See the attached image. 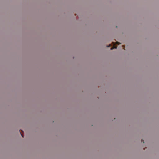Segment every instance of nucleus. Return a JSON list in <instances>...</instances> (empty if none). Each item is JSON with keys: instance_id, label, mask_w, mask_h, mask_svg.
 <instances>
[{"instance_id": "2", "label": "nucleus", "mask_w": 159, "mask_h": 159, "mask_svg": "<svg viewBox=\"0 0 159 159\" xmlns=\"http://www.w3.org/2000/svg\"><path fill=\"white\" fill-rule=\"evenodd\" d=\"M116 44H117L119 45V44H120V43L118 42H116Z\"/></svg>"}, {"instance_id": "5", "label": "nucleus", "mask_w": 159, "mask_h": 159, "mask_svg": "<svg viewBox=\"0 0 159 159\" xmlns=\"http://www.w3.org/2000/svg\"><path fill=\"white\" fill-rule=\"evenodd\" d=\"M141 141H142V142H143V143H144V141H143V139H142V140H141Z\"/></svg>"}, {"instance_id": "6", "label": "nucleus", "mask_w": 159, "mask_h": 159, "mask_svg": "<svg viewBox=\"0 0 159 159\" xmlns=\"http://www.w3.org/2000/svg\"><path fill=\"white\" fill-rule=\"evenodd\" d=\"M107 46L108 47H109L110 46V45H109L108 46Z\"/></svg>"}, {"instance_id": "4", "label": "nucleus", "mask_w": 159, "mask_h": 159, "mask_svg": "<svg viewBox=\"0 0 159 159\" xmlns=\"http://www.w3.org/2000/svg\"><path fill=\"white\" fill-rule=\"evenodd\" d=\"M20 134H21V135L23 137H23V135H22V134H21V132H20Z\"/></svg>"}, {"instance_id": "3", "label": "nucleus", "mask_w": 159, "mask_h": 159, "mask_svg": "<svg viewBox=\"0 0 159 159\" xmlns=\"http://www.w3.org/2000/svg\"><path fill=\"white\" fill-rule=\"evenodd\" d=\"M123 49L124 50H125V47L124 46H123Z\"/></svg>"}, {"instance_id": "1", "label": "nucleus", "mask_w": 159, "mask_h": 159, "mask_svg": "<svg viewBox=\"0 0 159 159\" xmlns=\"http://www.w3.org/2000/svg\"><path fill=\"white\" fill-rule=\"evenodd\" d=\"M113 43L114 44V46H113V47L112 48H111V50H112V49H113L114 48H117V47L114 45L115 44H114V42H113Z\"/></svg>"}]
</instances>
